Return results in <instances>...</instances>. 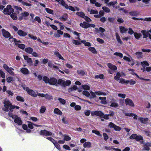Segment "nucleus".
I'll return each instance as SVG.
<instances>
[{"instance_id": "obj_1", "label": "nucleus", "mask_w": 151, "mask_h": 151, "mask_svg": "<svg viewBox=\"0 0 151 151\" xmlns=\"http://www.w3.org/2000/svg\"><path fill=\"white\" fill-rule=\"evenodd\" d=\"M3 103L4 104V107L3 109L5 111L9 112L8 115L9 116V114H13L12 112L14 107L12 105V104L8 99H6L4 100Z\"/></svg>"}, {"instance_id": "obj_2", "label": "nucleus", "mask_w": 151, "mask_h": 151, "mask_svg": "<svg viewBox=\"0 0 151 151\" xmlns=\"http://www.w3.org/2000/svg\"><path fill=\"white\" fill-rule=\"evenodd\" d=\"M43 80L46 83L50 85H55L57 83V80L54 78H51L50 79L47 76H44L42 78Z\"/></svg>"}, {"instance_id": "obj_3", "label": "nucleus", "mask_w": 151, "mask_h": 151, "mask_svg": "<svg viewBox=\"0 0 151 151\" xmlns=\"http://www.w3.org/2000/svg\"><path fill=\"white\" fill-rule=\"evenodd\" d=\"M92 116H97L101 117H103L105 119H109V115L108 114L104 115V113L100 111H93L91 112Z\"/></svg>"}, {"instance_id": "obj_4", "label": "nucleus", "mask_w": 151, "mask_h": 151, "mask_svg": "<svg viewBox=\"0 0 151 151\" xmlns=\"http://www.w3.org/2000/svg\"><path fill=\"white\" fill-rule=\"evenodd\" d=\"M9 40L12 42H13L15 43V45L18 46L19 48L22 49H24L25 47V45L24 44H21V42L20 41H17L15 38H9Z\"/></svg>"}, {"instance_id": "obj_5", "label": "nucleus", "mask_w": 151, "mask_h": 151, "mask_svg": "<svg viewBox=\"0 0 151 151\" xmlns=\"http://www.w3.org/2000/svg\"><path fill=\"white\" fill-rule=\"evenodd\" d=\"M9 114V116L12 117V119L14 120V122L15 123L19 125H20L22 124V122L20 118L15 114L13 115V114Z\"/></svg>"}, {"instance_id": "obj_6", "label": "nucleus", "mask_w": 151, "mask_h": 151, "mask_svg": "<svg viewBox=\"0 0 151 151\" xmlns=\"http://www.w3.org/2000/svg\"><path fill=\"white\" fill-rule=\"evenodd\" d=\"M24 90H25L27 93L29 95L33 97H37V92H35V91L30 89L28 87H23Z\"/></svg>"}, {"instance_id": "obj_7", "label": "nucleus", "mask_w": 151, "mask_h": 151, "mask_svg": "<svg viewBox=\"0 0 151 151\" xmlns=\"http://www.w3.org/2000/svg\"><path fill=\"white\" fill-rule=\"evenodd\" d=\"M14 9L12 8V6L9 5L4 9L3 13L5 14L10 15L11 13L14 12Z\"/></svg>"}, {"instance_id": "obj_8", "label": "nucleus", "mask_w": 151, "mask_h": 151, "mask_svg": "<svg viewBox=\"0 0 151 151\" xmlns=\"http://www.w3.org/2000/svg\"><path fill=\"white\" fill-rule=\"evenodd\" d=\"M4 69L8 72L10 75L14 76V73L13 70H14V69L12 67H9L6 64H4L3 65Z\"/></svg>"}, {"instance_id": "obj_9", "label": "nucleus", "mask_w": 151, "mask_h": 151, "mask_svg": "<svg viewBox=\"0 0 151 151\" xmlns=\"http://www.w3.org/2000/svg\"><path fill=\"white\" fill-rule=\"evenodd\" d=\"M143 35V38H146L148 36L149 39L151 40V29L148 31L142 30L141 31Z\"/></svg>"}, {"instance_id": "obj_10", "label": "nucleus", "mask_w": 151, "mask_h": 151, "mask_svg": "<svg viewBox=\"0 0 151 151\" xmlns=\"http://www.w3.org/2000/svg\"><path fill=\"white\" fill-rule=\"evenodd\" d=\"M129 138L131 139H135L137 141L142 140L143 139L142 136L140 135H138L136 134H133Z\"/></svg>"}, {"instance_id": "obj_11", "label": "nucleus", "mask_w": 151, "mask_h": 151, "mask_svg": "<svg viewBox=\"0 0 151 151\" xmlns=\"http://www.w3.org/2000/svg\"><path fill=\"white\" fill-rule=\"evenodd\" d=\"M109 127L110 128H114L116 131H119L121 129L120 127L117 126L112 122H111L109 124Z\"/></svg>"}, {"instance_id": "obj_12", "label": "nucleus", "mask_w": 151, "mask_h": 151, "mask_svg": "<svg viewBox=\"0 0 151 151\" xmlns=\"http://www.w3.org/2000/svg\"><path fill=\"white\" fill-rule=\"evenodd\" d=\"M40 134L41 135L45 136H53L52 135V134L51 132L48 131L46 130H42L40 131Z\"/></svg>"}, {"instance_id": "obj_13", "label": "nucleus", "mask_w": 151, "mask_h": 151, "mask_svg": "<svg viewBox=\"0 0 151 151\" xmlns=\"http://www.w3.org/2000/svg\"><path fill=\"white\" fill-rule=\"evenodd\" d=\"M125 102L127 106H129L132 107H134V106L133 102L129 99L127 98L126 99Z\"/></svg>"}, {"instance_id": "obj_14", "label": "nucleus", "mask_w": 151, "mask_h": 151, "mask_svg": "<svg viewBox=\"0 0 151 151\" xmlns=\"http://www.w3.org/2000/svg\"><path fill=\"white\" fill-rule=\"evenodd\" d=\"M1 32L2 35L5 38H8L11 36L9 32L4 29H1Z\"/></svg>"}, {"instance_id": "obj_15", "label": "nucleus", "mask_w": 151, "mask_h": 151, "mask_svg": "<svg viewBox=\"0 0 151 151\" xmlns=\"http://www.w3.org/2000/svg\"><path fill=\"white\" fill-rule=\"evenodd\" d=\"M21 73L24 75H26L29 74V71L28 69L26 68L23 67L21 68L20 70Z\"/></svg>"}, {"instance_id": "obj_16", "label": "nucleus", "mask_w": 151, "mask_h": 151, "mask_svg": "<svg viewBox=\"0 0 151 151\" xmlns=\"http://www.w3.org/2000/svg\"><path fill=\"white\" fill-rule=\"evenodd\" d=\"M24 58L26 60L27 63L29 65H31L32 64V59L28 56L26 55H24Z\"/></svg>"}, {"instance_id": "obj_17", "label": "nucleus", "mask_w": 151, "mask_h": 151, "mask_svg": "<svg viewBox=\"0 0 151 151\" xmlns=\"http://www.w3.org/2000/svg\"><path fill=\"white\" fill-rule=\"evenodd\" d=\"M80 25L81 27L85 29L89 27V24L85 22L81 23Z\"/></svg>"}, {"instance_id": "obj_18", "label": "nucleus", "mask_w": 151, "mask_h": 151, "mask_svg": "<svg viewBox=\"0 0 151 151\" xmlns=\"http://www.w3.org/2000/svg\"><path fill=\"white\" fill-rule=\"evenodd\" d=\"M17 34L19 36L22 37H24L27 35L26 32L21 30H19L17 31Z\"/></svg>"}, {"instance_id": "obj_19", "label": "nucleus", "mask_w": 151, "mask_h": 151, "mask_svg": "<svg viewBox=\"0 0 151 151\" xmlns=\"http://www.w3.org/2000/svg\"><path fill=\"white\" fill-rule=\"evenodd\" d=\"M151 146V143L150 142H147L144 145L143 150L148 151L150 150L149 147Z\"/></svg>"}, {"instance_id": "obj_20", "label": "nucleus", "mask_w": 151, "mask_h": 151, "mask_svg": "<svg viewBox=\"0 0 151 151\" xmlns=\"http://www.w3.org/2000/svg\"><path fill=\"white\" fill-rule=\"evenodd\" d=\"M138 119L142 123L144 124H146L147 123L148 120V119L147 118H143L142 117H139Z\"/></svg>"}, {"instance_id": "obj_21", "label": "nucleus", "mask_w": 151, "mask_h": 151, "mask_svg": "<svg viewBox=\"0 0 151 151\" xmlns=\"http://www.w3.org/2000/svg\"><path fill=\"white\" fill-rule=\"evenodd\" d=\"M54 54L56 56V57L58 58L59 59L64 60L63 57L57 51H55L54 52Z\"/></svg>"}, {"instance_id": "obj_22", "label": "nucleus", "mask_w": 151, "mask_h": 151, "mask_svg": "<svg viewBox=\"0 0 151 151\" xmlns=\"http://www.w3.org/2000/svg\"><path fill=\"white\" fill-rule=\"evenodd\" d=\"M91 143L89 142H86L83 145L84 148H90L91 147Z\"/></svg>"}, {"instance_id": "obj_23", "label": "nucleus", "mask_w": 151, "mask_h": 151, "mask_svg": "<svg viewBox=\"0 0 151 151\" xmlns=\"http://www.w3.org/2000/svg\"><path fill=\"white\" fill-rule=\"evenodd\" d=\"M29 15V13L26 12H25L21 14V16L19 17V18L20 20L22 19L23 17H26L28 16Z\"/></svg>"}, {"instance_id": "obj_24", "label": "nucleus", "mask_w": 151, "mask_h": 151, "mask_svg": "<svg viewBox=\"0 0 151 151\" xmlns=\"http://www.w3.org/2000/svg\"><path fill=\"white\" fill-rule=\"evenodd\" d=\"M108 66L110 69L113 70H116L117 68V67L115 65L111 63H108Z\"/></svg>"}, {"instance_id": "obj_25", "label": "nucleus", "mask_w": 151, "mask_h": 151, "mask_svg": "<svg viewBox=\"0 0 151 151\" xmlns=\"http://www.w3.org/2000/svg\"><path fill=\"white\" fill-rule=\"evenodd\" d=\"M54 113L56 114L61 115L62 114V112L58 108H55L54 110Z\"/></svg>"}, {"instance_id": "obj_26", "label": "nucleus", "mask_w": 151, "mask_h": 151, "mask_svg": "<svg viewBox=\"0 0 151 151\" xmlns=\"http://www.w3.org/2000/svg\"><path fill=\"white\" fill-rule=\"evenodd\" d=\"M57 83L61 86L65 87V81L62 79H59L57 81Z\"/></svg>"}, {"instance_id": "obj_27", "label": "nucleus", "mask_w": 151, "mask_h": 151, "mask_svg": "<svg viewBox=\"0 0 151 151\" xmlns=\"http://www.w3.org/2000/svg\"><path fill=\"white\" fill-rule=\"evenodd\" d=\"M119 29L120 30V32L121 33H123L126 32L128 30V29L124 27L120 26Z\"/></svg>"}, {"instance_id": "obj_28", "label": "nucleus", "mask_w": 151, "mask_h": 151, "mask_svg": "<svg viewBox=\"0 0 151 151\" xmlns=\"http://www.w3.org/2000/svg\"><path fill=\"white\" fill-rule=\"evenodd\" d=\"M56 1L58 2L59 3L61 4L62 5L64 6L65 8L68 6V5L66 4L65 1L63 0H55Z\"/></svg>"}, {"instance_id": "obj_29", "label": "nucleus", "mask_w": 151, "mask_h": 151, "mask_svg": "<svg viewBox=\"0 0 151 151\" xmlns=\"http://www.w3.org/2000/svg\"><path fill=\"white\" fill-rule=\"evenodd\" d=\"M43 20L45 24L47 26L50 25L49 20L48 18V17H45L43 18Z\"/></svg>"}, {"instance_id": "obj_30", "label": "nucleus", "mask_w": 151, "mask_h": 151, "mask_svg": "<svg viewBox=\"0 0 151 151\" xmlns=\"http://www.w3.org/2000/svg\"><path fill=\"white\" fill-rule=\"evenodd\" d=\"M16 99L17 101L21 102H23L24 101V98L20 96H17L16 97Z\"/></svg>"}, {"instance_id": "obj_31", "label": "nucleus", "mask_w": 151, "mask_h": 151, "mask_svg": "<svg viewBox=\"0 0 151 151\" xmlns=\"http://www.w3.org/2000/svg\"><path fill=\"white\" fill-rule=\"evenodd\" d=\"M25 51L28 53L31 54L33 51V49L30 47H27L25 49Z\"/></svg>"}, {"instance_id": "obj_32", "label": "nucleus", "mask_w": 151, "mask_h": 151, "mask_svg": "<svg viewBox=\"0 0 151 151\" xmlns=\"http://www.w3.org/2000/svg\"><path fill=\"white\" fill-rule=\"evenodd\" d=\"M22 128L23 129L26 130V132L27 133H29L31 132V130L28 129L27 126V125L25 124H23L22 125Z\"/></svg>"}, {"instance_id": "obj_33", "label": "nucleus", "mask_w": 151, "mask_h": 151, "mask_svg": "<svg viewBox=\"0 0 151 151\" xmlns=\"http://www.w3.org/2000/svg\"><path fill=\"white\" fill-rule=\"evenodd\" d=\"M127 84H129L131 85H134L136 83V81L132 79L127 80Z\"/></svg>"}, {"instance_id": "obj_34", "label": "nucleus", "mask_w": 151, "mask_h": 151, "mask_svg": "<svg viewBox=\"0 0 151 151\" xmlns=\"http://www.w3.org/2000/svg\"><path fill=\"white\" fill-rule=\"evenodd\" d=\"M99 99L101 100V102L102 104H105L106 103V98L105 97H100L99 98Z\"/></svg>"}, {"instance_id": "obj_35", "label": "nucleus", "mask_w": 151, "mask_h": 151, "mask_svg": "<svg viewBox=\"0 0 151 151\" xmlns=\"http://www.w3.org/2000/svg\"><path fill=\"white\" fill-rule=\"evenodd\" d=\"M95 93L96 95L98 96H106V93L100 91H96L95 92Z\"/></svg>"}, {"instance_id": "obj_36", "label": "nucleus", "mask_w": 151, "mask_h": 151, "mask_svg": "<svg viewBox=\"0 0 151 151\" xmlns=\"http://www.w3.org/2000/svg\"><path fill=\"white\" fill-rule=\"evenodd\" d=\"M141 64L142 67L145 68L146 66H148L149 64L148 62L146 61H144L141 62Z\"/></svg>"}, {"instance_id": "obj_37", "label": "nucleus", "mask_w": 151, "mask_h": 151, "mask_svg": "<svg viewBox=\"0 0 151 151\" xmlns=\"http://www.w3.org/2000/svg\"><path fill=\"white\" fill-rule=\"evenodd\" d=\"M122 76V75L120 73L118 72L117 73L116 76H114V78L115 80L118 81L119 79Z\"/></svg>"}, {"instance_id": "obj_38", "label": "nucleus", "mask_w": 151, "mask_h": 151, "mask_svg": "<svg viewBox=\"0 0 151 151\" xmlns=\"http://www.w3.org/2000/svg\"><path fill=\"white\" fill-rule=\"evenodd\" d=\"M18 1L19 2L22 3L23 5H26V6H31V4H30L29 3L25 2L24 1H23L22 0H18Z\"/></svg>"}, {"instance_id": "obj_39", "label": "nucleus", "mask_w": 151, "mask_h": 151, "mask_svg": "<svg viewBox=\"0 0 151 151\" xmlns=\"http://www.w3.org/2000/svg\"><path fill=\"white\" fill-rule=\"evenodd\" d=\"M53 143L58 149L59 150L60 149V146L58 142L55 140Z\"/></svg>"}, {"instance_id": "obj_40", "label": "nucleus", "mask_w": 151, "mask_h": 151, "mask_svg": "<svg viewBox=\"0 0 151 151\" xmlns=\"http://www.w3.org/2000/svg\"><path fill=\"white\" fill-rule=\"evenodd\" d=\"M129 14L130 15L133 16H137L138 15V13L137 11H131Z\"/></svg>"}, {"instance_id": "obj_41", "label": "nucleus", "mask_w": 151, "mask_h": 151, "mask_svg": "<svg viewBox=\"0 0 151 151\" xmlns=\"http://www.w3.org/2000/svg\"><path fill=\"white\" fill-rule=\"evenodd\" d=\"M67 15L66 14H64L62 17H60L59 19L63 21L67 19Z\"/></svg>"}, {"instance_id": "obj_42", "label": "nucleus", "mask_w": 151, "mask_h": 151, "mask_svg": "<svg viewBox=\"0 0 151 151\" xmlns=\"http://www.w3.org/2000/svg\"><path fill=\"white\" fill-rule=\"evenodd\" d=\"M88 50L93 53L96 54L97 53V51L94 47H89L88 48Z\"/></svg>"}, {"instance_id": "obj_43", "label": "nucleus", "mask_w": 151, "mask_h": 151, "mask_svg": "<svg viewBox=\"0 0 151 151\" xmlns=\"http://www.w3.org/2000/svg\"><path fill=\"white\" fill-rule=\"evenodd\" d=\"M116 39L118 42L119 43L122 44V42L120 39L119 36V35L118 33H116Z\"/></svg>"}, {"instance_id": "obj_44", "label": "nucleus", "mask_w": 151, "mask_h": 151, "mask_svg": "<svg viewBox=\"0 0 151 151\" xmlns=\"http://www.w3.org/2000/svg\"><path fill=\"white\" fill-rule=\"evenodd\" d=\"M142 52H137L135 53L136 55L138 58H142Z\"/></svg>"}, {"instance_id": "obj_45", "label": "nucleus", "mask_w": 151, "mask_h": 151, "mask_svg": "<svg viewBox=\"0 0 151 151\" xmlns=\"http://www.w3.org/2000/svg\"><path fill=\"white\" fill-rule=\"evenodd\" d=\"M110 106L111 107L114 108H117L118 106V104L115 102H113L111 103V104Z\"/></svg>"}, {"instance_id": "obj_46", "label": "nucleus", "mask_w": 151, "mask_h": 151, "mask_svg": "<svg viewBox=\"0 0 151 151\" xmlns=\"http://www.w3.org/2000/svg\"><path fill=\"white\" fill-rule=\"evenodd\" d=\"M46 110V107L44 106H41L40 110V112L41 113H44Z\"/></svg>"}, {"instance_id": "obj_47", "label": "nucleus", "mask_w": 151, "mask_h": 151, "mask_svg": "<svg viewBox=\"0 0 151 151\" xmlns=\"http://www.w3.org/2000/svg\"><path fill=\"white\" fill-rule=\"evenodd\" d=\"M81 42L84 44L86 46L90 47L91 46V43L88 42H86L85 40H81Z\"/></svg>"}, {"instance_id": "obj_48", "label": "nucleus", "mask_w": 151, "mask_h": 151, "mask_svg": "<svg viewBox=\"0 0 151 151\" xmlns=\"http://www.w3.org/2000/svg\"><path fill=\"white\" fill-rule=\"evenodd\" d=\"M82 86L83 88L86 90H88L90 89V86L87 85H82Z\"/></svg>"}, {"instance_id": "obj_49", "label": "nucleus", "mask_w": 151, "mask_h": 151, "mask_svg": "<svg viewBox=\"0 0 151 151\" xmlns=\"http://www.w3.org/2000/svg\"><path fill=\"white\" fill-rule=\"evenodd\" d=\"M90 98L91 99L96 97V94L95 93H94L92 91L90 92V95L89 96Z\"/></svg>"}, {"instance_id": "obj_50", "label": "nucleus", "mask_w": 151, "mask_h": 151, "mask_svg": "<svg viewBox=\"0 0 151 151\" xmlns=\"http://www.w3.org/2000/svg\"><path fill=\"white\" fill-rule=\"evenodd\" d=\"M10 17L11 18L14 20H16L17 18V15L15 13L12 14L11 15Z\"/></svg>"}, {"instance_id": "obj_51", "label": "nucleus", "mask_w": 151, "mask_h": 151, "mask_svg": "<svg viewBox=\"0 0 151 151\" xmlns=\"http://www.w3.org/2000/svg\"><path fill=\"white\" fill-rule=\"evenodd\" d=\"M76 14L78 16L84 18L85 16L84 13L82 12H77Z\"/></svg>"}, {"instance_id": "obj_52", "label": "nucleus", "mask_w": 151, "mask_h": 151, "mask_svg": "<svg viewBox=\"0 0 151 151\" xmlns=\"http://www.w3.org/2000/svg\"><path fill=\"white\" fill-rule=\"evenodd\" d=\"M5 77V73L0 70V77H1L3 78H4Z\"/></svg>"}, {"instance_id": "obj_53", "label": "nucleus", "mask_w": 151, "mask_h": 151, "mask_svg": "<svg viewBox=\"0 0 151 151\" xmlns=\"http://www.w3.org/2000/svg\"><path fill=\"white\" fill-rule=\"evenodd\" d=\"M114 55L118 56L120 58H122L123 57V54L121 52H115L114 53Z\"/></svg>"}, {"instance_id": "obj_54", "label": "nucleus", "mask_w": 151, "mask_h": 151, "mask_svg": "<svg viewBox=\"0 0 151 151\" xmlns=\"http://www.w3.org/2000/svg\"><path fill=\"white\" fill-rule=\"evenodd\" d=\"M64 139L65 141H68L71 139V137L68 135H63Z\"/></svg>"}, {"instance_id": "obj_55", "label": "nucleus", "mask_w": 151, "mask_h": 151, "mask_svg": "<svg viewBox=\"0 0 151 151\" xmlns=\"http://www.w3.org/2000/svg\"><path fill=\"white\" fill-rule=\"evenodd\" d=\"M34 20L35 21H37L39 23H41V20L40 18L39 17H36L34 19Z\"/></svg>"}, {"instance_id": "obj_56", "label": "nucleus", "mask_w": 151, "mask_h": 151, "mask_svg": "<svg viewBox=\"0 0 151 151\" xmlns=\"http://www.w3.org/2000/svg\"><path fill=\"white\" fill-rule=\"evenodd\" d=\"M88 11L90 12V14H98V12L96 10L91 9L90 11L88 10Z\"/></svg>"}, {"instance_id": "obj_57", "label": "nucleus", "mask_w": 151, "mask_h": 151, "mask_svg": "<svg viewBox=\"0 0 151 151\" xmlns=\"http://www.w3.org/2000/svg\"><path fill=\"white\" fill-rule=\"evenodd\" d=\"M58 100L59 102L63 105H64L66 103L65 100L62 98H59Z\"/></svg>"}, {"instance_id": "obj_58", "label": "nucleus", "mask_w": 151, "mask_h": 151, "mask_svg": "<svg viewBox=\"0 0 151 151\" xmlns=\"http://www.w3.org/2000/svg\"><path fill=\"white\" fill-rule=\"evenodd\" d=\"M83 95L88 97H89L90 95V93L86 91H83Z\"/></svg>"}, {"instance_id": "obj_59", "label": "nucleus", "mask_w": 151, "mask_h": 151, "mask_svg": "<svg viewBox=\"0 0 151 151\" xmlns=\"http://www.w3.org/2000/svg\"><path fill=\"white\" fill-rule=\"evenodd\" d=\"M134 35L136 39H139L141 36V34L140 33H137L136 32L134 33Z\"/></svg>"}, {"instance_id": "obj_60", "label": "nucleus", "mask_w": 151, "mask_h": 151, "mask_svg": "<svg viewBox=\"0 0 151 151\" xmlns=\"http://www.w3.org/2000/svg\"><path fill=\"white\" fill-rule=\"evenodd\" d=\"M127 80L123 78H121L120 79L119 82L122 84H127Z\"/></svg>"}, {"instance_id": "obj_61", "label": "nucleus", "mask_w": 151, "mask_h": 151, "mask_svg": "<svg viewBox=\"0 0 151 151\" xmlns=\"http://www.w3.org/2000/svg\"><path fill=\"white\" fill-rule=\"evenodd\" d=\"M28 36L29 37L34 40H36L37 39V37L36 36H35L29 34L28 35Z\"/></svg>"}, {"instance_id": "obj_62", "label": "nucleus", "mask_w": 151, "mask_h": 151, "mask_svg": "<svg viewBox=\"0 0 151 151\" xmlns=\"http://www.w3.org/2000/svg\"><path fill=\"white\" fill-rule=\"evenodd\" d=\"M72 43L77 45H79L81 44V43L78 41L76 40H72Z\"/></svg>"}, {"instance_id": "obj_63", "label": "nucleus", "mask_w": 151, "mask_h": 151, "mask_svg": "<svg viewBox=\"0 0 151 151\" xmlns=\"http://www.w3.org/2000/svg\"><path fill=\"white\" fill-rule=\"evenodd\" d=\"M92 132L93 133H95L97 135L99 136L100 137L102 136V135L100 134V132L99 131L95 130H93L92 131Z\"/></svg>"}, {"instance_id": "obj_64", "label": "nucleus", "mask_w": 151, "mask_h": 151, "mask_svg": "<svg viewBox=\"0 0 151 151\" xmlns=\"http://www.w3.org/2000/svg\"><path fill=\"white\" fill-rule=\"evenodd\" d=\"M45 10L47 13L51 14H52L53 12V10L48 8H46Z\"/></svg>"}]
</instances>
